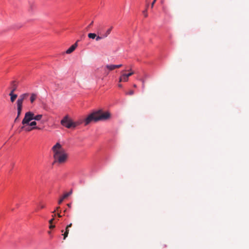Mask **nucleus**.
Returning <instances> with one entry per match:
<instances>
[{
  "mask_svg": "<svg viewBox=\"0 0 249 249\" xmlns=\"http://www.w3.org/2000/svg\"><path fill=\"white\" fill-rule=\"evenodd\" d=\"M67 206L69 207V208H71V203H69L67 204Z\"/></svg>",
  "mask_w": 249,
  "mask_h": 249,
  "instance_id": "33",
  "label": "nucleus"
},
{
  "mask_svg": "<svg viewBox=\"0 0 249 249\" xmlns=\"http://www.w3.org/2000/svg\"><path fill=\"white\" fill-rule=\"evenodd\" d=\"M129 71H130L129 73L126 74L128 77L131 76L134 74V72L132 71L131 70H129Z\"/></svg>",
  "mask_w": 249,
  "mask_h": 249,
  "instance_id": "20",
  "label": "nucleus"
},
{
  "mask_svg": "<svg viewBox=\"0 0 249 249\" xmlns=\"http://www.w3.org/2000/svg\"><path fill=\"white\" fill-rule=\"evenodd\" d=\"M39 207H40V209H43L45 208V206L44 204H40Z\"/></svg>",
  "mask_w": 249,
  "mask_h": 249,
  "instance_id": "26",
  "label": "nucleus"
},
{
  "mask_svg": "<svg viewBox=\"0 0 249 249\" xmlns=\"http://www.w3.org/2000/svg\"><path fill=\"white\" fill-rule=\"evenodd\" d=\"M53 218L49 220V222L50 224H53V222L54 219V215H53Z\"/></svg>",
  "mask_w": 249,
  "mask_h": 249,
  "instance_id": "24",
  "label": "nucleus"
},
{
  "mask_svg": "<svg viewBox=\"0 0 249 249\" xmlns=\"http://www.w3.org/2000/svg\"><path fill=\"white\" fill-rule=\"evenodd\" d=\"M9 95L10 96V100L11 102H14L16 99L17 98L18 95L16 94H14V93L10 92Z\"/></svg>",
  "mask_w": 249,
  "mask_h": 249,
  "instance_id": "12",
  "label": "nucleus"
},
{
  "mask_svg": "<svg viewBox=\"0 0 249 249\" xmlns=\"http://www.w3.org/2000/svg\"><path fill=\"white\" fill-rule=\"evenodd\" d=\"M37 98V95L35 93H32L31 94V97H30V102L31 103H33L34 101L36 100Z\"/></svg>",
  "mask_w": 249,
  "mask_h": 249,
  "instance_id": "11",
  "label": "nucleus"
},
{
  "mask_svg": "<svg viewBox=\"0 0 249 249\" xmlns=\"http://www.w3.org/2000/svg\"><path fill=\"white\" fill-rule=\"evenodd\" d=\"M143 15H144L145 17H147L148 15L147 14V9H145V10H144L143 11Z\"/></svg>",
  "mask_w": 249,
  "mask_h": 249,
  "instance_id": "23",
  "label": "nucleus"
},
{
  "mask_svg": "<svg viewBox=\"0 0 249 249\" xmlns=\"http://www.w3.org/2000/svg\"><path fill=\"white\" fill-rule=\"evenodd\" d=\"M156 0H154V1H153V2L151 4V7L153 8L155 2H156Z\"/></svg>",
  "mask_w": 249,
  "mask_h": 249,
  "instance_id": "28",
  "label": "nucleus"
},
{
  "mask_svg": "<svg viewBox=\"0 0 249 249\" xmlns=\"http://www.w3.org/2000/svg\"><path fill=\"white\" fill-rule=\"evenodd\" d=\"M21 132H25L24 125L18 127V128L16 130V133H19Z\"/></svg>",
  "mask_w": 249,
  "mask_h": 249,
  "instance_id": "13",
  "label": "nucleus"
},
{
  "mask_svg": "<svg viewBox=\"0 0 249 249\" xmlns=\"http://www.w3.org/2000/svg\"><path fill=\"white\" fill-rule=\"evenodd\" d=\"M29 94L28 93H25L21 94L17 101V109H18V116L15 120V123H18V117L20 115L22 108V104L24 100L26 99L29 96Z\"/></svg>",
  "mask_w": 249,
  "mask_h": 249,
  "instance_id": "3",
  "label": "nucleus"
},
{
  "mask_svg": "<svg viewBox=\"0 0 249 249\" xmlns=\"http://www.w3.org/2000/svg\"><path fill=\"white\" fill-rule=\"evenodd\" d=\"M68 128L74 129L76 125H66Z\"/></svg>",
  "mask_w": 249,
  "mask_h": 249,
  "instance_id": "21",
  "label": "nucleus"
},
{
  "mask_svg": "<svg viewBox=\"0 0 249 249\" xmlns=\"http://www.w3.org/2000/svg\"><path fill=\"white\" fill-rule=\"evenodd\" d=\"M129 77L125 73L123 74L119 78V82H127Z\"/></svg>",
  "mask_w": 249,
  "mask_h": 249,
  "instance_id": "9",
  "label": "nucleus"
},
{
  "mask_svg": "<svg viewBox=\"0 0 249 249\" xmlns=\"http://www.w3.org/2000/svg\"><path fill=\"white\" fill-rule=\"evenodd\" d=\"M57 216L59 217H61L62 216V215H60V213H57Z\"/></svg>",
  "mask_w": 249,
  "mask_h": 249,
  "instance_id": "34",
  "label": "nucleus"
},
{
  "mask_svg": "<svg viewBox=\"0 0 249 249\" xmlns=\"http://www.w3.org/2000/svg\"><path fill=\"white\" fill-rule=\"evenodd\" d=\"M48 233L50 234L51 233V231H48Z\"/></svg>",
  "mask_w": 249,
  "mask_h": 249,
  "instance_id": "38",
  "label": "nucleus"
},
{
  "mask_svg": "<svg viewBox=\"0 0 249 249\" xmlns=\"http://www.w3.org/2000/svg\"><path fill=\"white\" fill-rule=\"evenodd\" d=\"M63 231H64V230H61V232H63Z\"/></svg>",
  "mask_w": 249,
  "mask_h": 249,
  "instance_id": "39",
  "label": "nucleus"
},
{
  "mask_svg": "<svg viewBox=\"0 0 249 249\" xmlns=\"http://www.w3.org/2000/svg\"><path fill=\"white\" fill-rule=\"evenodd\" d=\"M17 86L16 85V82L13 81L11 83V90L10 91L11 93H14L16 90L17 89Z\"/></svg>",
  "mask_w": 249,
  "mask_h": 249,
  "instance_id": "10",
  "label": "nucleus"
},
{
  "mask_svg": "<svg viewBox=\"0 0 249 249\" xmlns=\"http://www.w3.org/2000/svg\"><path fill=\"white\" fill-rule=\"evenodd\" d=\"M88 36L89 38L95 39L96 37V35L95 33H89Z\"/></svg>",
  "mask_w": 249,
  "mask_h": 249,
  "instance_id": "16",
  "label": "nucleus"
},
{
  "mask_svg": "<svg viewBox=\"0 0 249 249\" xmlns=\"http://www.w3.org/2000/svg\"><path fill=\"white\" fill-rule=\"evenodd\" d=\"M65 232H69V229L68 227L66 228Z\"/></svg>",
  "mask_w": 249,
  "mask_h": 249,
  "instance_id": "31",
  "label": "nucleus"
},
{
  "mask_svg": "<svg viewBox=\"0 0 249 249\" xmlns=\"http://www.w3.org/2000/svg\"><path fill=\"white\" fill-rule=\"evenodd\" d=\"M106 68L108 69L109 71H112L115 69L114 65H107L106 66Z\"/></svg>",
  "mask_w": 249,
  "mask_h": 249,
  "instance_id": "15",
  "label": "nucleus"
},
{
  "mask_svg": "<svg viewBox=\"0 0 249 249\" xmlns=\"http://www.w3.org/2000/svg\"><path fill=\"white\" fill-rule=\"evenodd\" d=\"M52 150L53 153V163L55 162L62 163L66 161L68 158V154L59 142H57L52 147Z\"/></svg>",
  "mask_w": 249,
  "mask_h": 249,
  "instance_id": "2",
  "label": "nucleus"
},
{
  "mask_svg": "<svg viewBox=\"0 0 249 249\" xmlns=\"http://www.w3.org/2000/svg\"><path fill=\"white\" fill-rule=\"evenodd\" d=\"M68 234H69V232L65 231L64 233L63 234V235L64 236V238H63L64 240H65L66 238V237L68 236Z\"/></svg>",
  "mask_w": 249,
  "mask_h": 249,
  "instance_id": "19",
  "label": "nucleus"
},
{
  "mask_svg": "<svg viewBox=\"0 0 249 249\" xmlns=\"http://www.w3.org/2000/svg\"><path fill=\"white\" fill-rule=\"evenodd\" d=\"M93 24V21H92L89 24V25L86 28V30H88V29L90 28L91 26H92Z\"/></svg>",
  "mask_w": 249,
  "mask_h": 249,
  "instance_id": "22",
  "label": "nucleus"
},
{
  "mask_svg": "<svg viewBox=\"0 0 249 249\" xmlns=\"http://www.w3.org/2000/svg\"><path fill=\"white\" fill-rule=\"evenodd\" d=\"M71 226H72V223H70V224H69L68 225H67L66 227H68V228H69H69H71Z\"/></svg>",
  "mask_w": 249,
  "mask_h": 249,
  "instance_id": "30",
  "label": "nucleus"
},
{
  "mask_svg": "<svg viewBox=\"0 0 249 249\" xmlns=\"http://www.w3.org/2000/svg\"><path fill=\"white\" fill-rule=\"evenodd\" d=\"M104 38H105V37H103V35L102 36H99L96 35V37H95V39H96V40L98 41Z\"/></svg>",
  "mask_w": 249,
  "mask_h": 249,
  "instance_id": "17",
  "label": "nucleus"
},
{
  "mask_svg": "<svg viewBox=\"0 0 249 249\" xmlns=\"http://www.w3.org/2000/svg\"><path fill=\"white\" fill-rule=\"evenodd\" d=\"M71 193H72V191H71L70 192L65 193L62 196V197L59 200L58 204H60L63 202L64 199L66 198L67 197H68L69 196H70L71 194Z\"/></svg>",
  "mask_w": 249,
  "mask_h": 249,
  "instance_id": "8",
  "label": "nucleus"
},
{
  "mask_svg": "<svg viewBox=\"0 0 249 249\" xmlns=\"http://www.w3.org/2000/svg\"><path fill=\"white\" fill-rule=\"evenodd\" d=\"M142 87H143V88H144V82H143Z\"/></svg>",
  "mask_w": 249,
  "mask_h": 249,
  "instance_id": "37",
  "label": "nucleus"
},
{
  "mask_svg": "<svg viewBox=\"0 0 249 249\" xmlns=\"http://www.w3.org/2000/svg\"><path fill=\"white\" fill-rule=\"evenodd\" d=\"M113 27H110L106 31V33L103 35V37H107L110 33Z\"/></svg>",
  "mask_w": 249,
  "mask_h": 249,
  "instance_id": "14",
  "label": "nucleus"
},
{
  "mask_svg": "<svg viewBox=\"0 0 249 249\" xmlns=\"http://www.w3.org/2000/svg\"><path fill=\"white\" fill-rule=\"evenodd\" d=\"M34 113L31 112H28L25 114V117L22 120V124H28L30 121L33 120Z\"/></svg>",
  "mask_w": 249,
  "mask_h": 249,
  "instance_id": "4",
  "label": "nucleus"
},
{
  "mask_svg": "<svg viewBox=\"0 0 249 249\" xmlns=\"http://www.w3.org/2000/svg\"><path fill=\"white\" fill-rule=\"evenodd\" d=\"M79 41V40H77L74 44H73L72 46H71L66 52V53L67 54H70L73 52L75 49L77 47V42Z\"/></svg>",
  "mask_w": 249,
  "mask_h": 249,
  "instance_id": "7",
  "label": "nucleus"
},
{
  "mask_svg": "<svg viewBox=\"0 0 249 249\" xmlns=\"http://www.w3.org/2000/svg\"><path fill=\"white\" fill-rule=\"evenodd\" d=\"M24 126L25 132H29L35 129L42 130L43 129V128L36 125H24Z\"/></svg>",
  "mask_w": 249,
  "mask_h": 249,
  "instance_id": "5",
  "label": "nucleus"
},
{
  "mask_svg": "<svg viewBox=\"0 0 249 249\" xmlns=\"http://www.w3.org/2000/svg\"><path fill=\"white\" fill-rule=\"evenodd\" d=\"M122 66V64H120V65H114V67H115V69H117V68H121Z\"/></svg>",
  "mask_w": 249,
  "mask_h": 249,
  "instance_id": "25",
  "label": "nucleus"
},
{
  "mask_svg": "<svg viewBox=\"0 0 249 249\" xmlns=\"http://www.w3.org/2000/svg\"><path fill=\"white\" fill-rule=\"evenodd\" d=\"M118 86H119V87H120V88H121V87H122V85H121V84H119V85H118Z\"/></svg>",
  "mask_w": 249,
  "mask_h": 249,
  "instance_id": "35",
  "label": "nucleus"
},
{
  "mask_svg": "<svg viewBox=\"0 0 249 249\" xmlns=\"http://www.w3.org/2000/svg\"><path fill=\"white\" fill-rule=\"evenodd\" d=\"M133 87H134V88H136V87H137V86H136V85L134 84V85H133Z\"/></svg>",
  "mask_w": 249,
  "mask_h": 249,
  "instance_id": "36",
  "label": "nucleus"
},
{
  "mask_svg": "<svg viewBox=\"0 0 249 249\" xmlns=\"http://www.w3.org/2000/svg\"><path fill=\"white\" fill-rule=\"evenodd\" d=\"M111 113L108 111L103 109L95 110L89 114L87 117H81L77 121L74 122L68 115H66L61 121V124H80L85 123L88 124L90 123H96L100 121H105L111 118Z\"/></svg>",
  "mask_w": 249,
  "mask_h": 249,
  "instance_id": "1",
  "label": "nucleus"
},
{
  "mask_svg": "<svg viewBox=\"0 0 249 249\" xmlns=\"http://www.w3.org/2000/svg\"><path fill=\"white\" fill-rule=\"evenodd\" d=\"M33 119L37 121L41 120V123L42 124L46 123L47 118L46 117H43L42 115H37L35 116H34Z\"/></svg>",
  "mask_w": 249,
  "mask_h": 249,
  "instance_id": "6",
  "label": "nucleus"
},
{
  "mask_svg": "<svg viewBox=\"0 0 249 249\" xmlns=\"http://www.w3.org/2000/svg\"><path fill=\"white\" fill-rule=\"evenodd\" d=\"M29 124H36V123L35 121H33Z\"/></svg>",
  "mask_w": 249,
  "mask_h": 249,
  "instance_id": "29",
  "label": "nucleus"
},
{
  "mask_svg": "<svg viewBox=\"0 0 249 249\" xmlns=\"http://www.w3.org/2000/svg\"><path fill=\"white\" fill-rule=\"evenodd\" d=\"M134 91L133 90H130L128 92L126 93V95H132L134 94Z\"/></svg>",
  "mask_w": 249,
  "mask_h": 249,
  "instance_id": "18",
  "label": "nucleus"
},
{
  "mask_svg": "<svg viewBox=\"0 0 249 249\" xmlns=\"http://www.w3.org/2000/svg\"><path fill=\"white\" fill-rule=\"evenodd\" d=\"M54 227H55V225H53V224H50L49 228L50 229H53Z\"/></svg>",
  "mask_w": 249,
  "mask_h": 249,
  "instance_id": "27",
  "label": "nucleus"
},
{
  "mask_svg": "<svg viewBox=\"0 0 249 249\" xmlns=\"http://www.w3.org/2000/svg\"><path fill=\"white\" fill-rule=\"evenodd\" d=\"M59 209H60V207H57L56 208V211H58L59 210ZM55 210H54L53 213H55Z\"/></svg>",
  "mask_w": 249,
  "mask_h": 249,
  "instance_id": "32",
  "label": "nucleus"
}]
</instances>
